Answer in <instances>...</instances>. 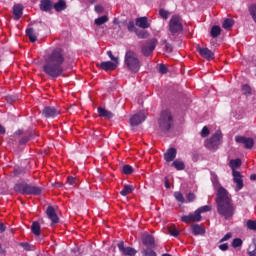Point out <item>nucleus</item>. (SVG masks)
<instances>
[{
	"label": "nucleus",
	"mask_w": 256,
	"mask_h": 256,
	"mask_svg": "<svg viewBox=\"0 0 256 256\" xmlns=\"http://www.w3.org/2000/svg\"><path fill=\"white\" fill-rule=\"evenodd\" d=\"M231 237H233V234H231V232H228V233L220 240V243H225V241H229V239H231Z\"/></svg>",
	"instance_id": "53"
},
{
	"label": "nucleus",
	"mask_w": 256,
	"mask_h": 256,
	"mask_svg": "<svg viewBox=\"0 0 256 256\" xmlns=\"http://www.w3.org/2000/svg\"><path fill=\"white\" fill-rule=\"evenodd\" d=\"M230 167L232 169V173L234 171H237L235 169H239V167H241V159H234L230 161Z\"/></svg>",
	"instance_id": "33"
},
{
	"label": "nucleus",
	"mask_w": 256,
	"mask_h": 256,
	"mask_svg": "<svg viewBox=\"0 0 256 256\" xmlns=\"http://www.w3.org/2000/svg\"><path fill=\"white\" fill-rule=\"evenodd\" d=\"M168 233L172 237H179V235H180V232H179V230H177V228H175V225L168 227Z\"/></svg>",
	"instance_id": "37"
},
{
	"label": "nucleus",
	"mask_w": 256,
	"mask_h": 256,
	"mask_svg": "<svg viewBox=\"0 0 256 256\" xmlns=\"http://www.w3.org/2000/svg\"><path fill=\"white\" fill-rule=\"evenodd\" d=\"M46 215L50 221H52L51 226L57 225L59 223V216L55 212V208L53 206H48L46 209Z\"/></svg>",
	"instance_id": "17"
},
{
	"label": "nucleus",
	"mask_w": 256,
	"mask_h": 256,
	"mask_svg": "<svg viewBox=\"0 0 256 256\" xmlns=\"http://www.w3.org/2000/svg\"><path fill=\"white\" fill-rule=\"evenodd\" d=\"M124 63L130 71L133 73H139L141 69V61H139V56L134 51H127L124 58Z\"/></svg>",
	"instance_id": "4"
},
{
	"label": "nucleus",
	"mask_w": 256,
	"mask_h": 256,
	"mask_svg": "<svg viewBox=\"0 0 256 256\" xmlns=\"http://www.w3.org/2000/svg\"><path fill=\"white\" fill-rule=\"evenodd\" d=\"M210 34H211V37H213V39H217V37H219V35H221V27L214 25L211 28Z\"/></svg>",
	"instance_id": "28"
},
{
	"label": "nucleus",
	"mask_w": 256,
	"mask_h": 256,
	"mask_svg": "<svg viewBox=\"0 0 256 256\" xmlns=\"http://www.w3.org/2000/svg\"><path fill=\"white\" fill-rule=\"evenodd\" d=\"M135 25L137 27H140V29H149V27H151V24L149 23L148 18L145 16L136 18Z\"/></svg>",
	"instance_id": "20"
},
{
	"label": "nucleus",
	"mask_w": 256,
	"mask_h": 256,
	"mask_svg": "<svg viewBox=\"0 0 256 256\" xmlns=\"http://www.w3.org/2000/svg\"><path fill=\"white\" fill-rule=\"evenodd\" d=\"M143 256H157V252L153 251V248L144 249L142 251Z\"/></svg>",
	"instance_id": "43"
},
{
	"label": "nucleus",
	"mask_w": 256,
	"mask_h": 256,
	"mask_svg": "<svg viewBox=\"0 0 256 256\" xmlns=\"http://www.w3.org/2000/svg\"><path fill=\"white\" fill-rule=\"evenodd\" d=\"M14 21H19L23 17V5L16 4L13 6Z\"/></svg>",
	"instance_id": "22"
},
{
	"label": "nucleus",
	"mask_w": 256,
	"mask_h": 256,
	"mask_svg": "<svg viewBox=\"0 0 256 256\" xmlns=\"http://www.w3.org/2000/svg\"><path fill=\"white\" fill-rule=\"evenodd\" d=\"M174 197L179 203H185V197L183 196V193L179 191L174 192Z\"/></svg>",
	"instance_id": "42"
},
{
	"label": "nucleus",
	"mask_w": 256,
	"mask_h": 256,
	"mask_svg": "<svg viewBox=\"0 0 256 256\" xmlns=\"http://www.w3.org/2000/svg\"><path fill=\"white\" fill-rule=\"evenodd\" d=\"M117 65H119L117 62L105 61L101 62L99 67L102 71H115V69H117Z\"/></svg>",
	"instance_id": "19"
},
{
	"label": "nucleus",
	"mask_w": 256,
	"mask_h": 256,
	"mask_svg": "<svg viewBox=\"0 0 256 256\" xmlns=\"http://www.w3.org/2000/svg\"><path fill=\"white\" fill-rule=\"evenodd\" d=\"M5 231H7V227L3 222H0V233H5Z\"/></svg>",
	"instance_id": "59"
},
{
	"label": "nucleus",
	"mask_w": 256,
	"mask_h": 256,
	"mask_svg": "<svg viewBox=\"0 0 256 256\" xmlns=\"http://www.w3.org/2000/svg\"><path fill=\"white\" fill-rule=\"evenodd\" d=\"M251 63H252V65H253L254 67H256V56H253V57H252Z\"/></svg>",
	"instance_id": "63"
},
{
	"label": "nucleus",
	"mask_w": 256,
	"mask_h": 256,
	"mask_svg": "<svg viewBox=\"0 0 256 256\" xmlns=\"http://www.w3.org/2000/svg\"><path fill=\"white\" fill-rule=\"evenodd\" d=\"M142 243L147 247L148 249H155V237L149 233H144L142 235Z\"/></svg>",
	"instance_id": "14"
},
{
	"label": "nucleus",
	"mask_w": 256,
	"mask_h": 256,
	"mask_svg": "<svg viewBox=\"0 0 256 256\" xmlns=\"http://www.w3.org/2000/svg\"><path fill=\"white\" fill-rule=\"evenodd\" d=\"M164 185L166 189H171V183H169V178L167 177L164 178Z\"/></svg>",
	"instance_id": "58"
},
{
	"label": "nucleus",
	"mask_w": 256,
	"mask_h": 256,
	"mask_svg": "<svg viewBox=\"0 0 256 256\" xmlns=\"http://www.w3.org/2000/svg\"><path fill=\"white\" fill-rule=\"evenodd\" d=\"M236 143H241L244 145L245 149H253L255 145V140L253 138H247L245 136H235Z\"/></svg>",
	"instance_id": "11"
},
{
	"label": "nucleus",
	"mask_w": 256,
	"mask_h": 256,
	"mask_svg": "<svg viewBox=\"0 0 256 256\" xmlns=\"http://www.w3.org/2000/svg\"><path fill=\"white\" fill-rule=\"evenodd\" d=\"M172 167H174L176 171H183L185 169V163L183 161L175 160L172 163Z\"/></svg>",
	"instance_id": "30"
},
{
	"label": "nucleus",
	"mask_w": 256,
	"mask_h": 256,
	"mask_svg": "<svg viewBox=\"0 0 256 256\" xmlns=\"http://www.w3.org/2000/svg\"><path fill=\"white\" fill-rule=\"evenodd\" d=\"M26 35L31 43H35L37 41V34L35 33V29L28 28L26 29Z\"/></svg>",
	"instance_id": "26"
},
{
	"label": "nucleus",
	"mask_w": 256,
	"mask_h": 256,
	"mask_svg": "<svg viewBox=\"0 0 256 256\" xmlns=\"http://www.w3.org/2000/svg\"><path fill=\"white\" fill-rule=\"evenodd\" d=\"M134 33L135 35L138 36V39H147V37H149V32L146 31L145 29L143 30L136 29Z\"/></svg>",
	"instance_id": "31"
},
{
	"label": "nucleus",
	"mask_w": 256,
	"mask_h": 256,
	"mask_svg": "<svg viewBox=\"0 0 256 256\" xmlns=\"http://www.w3.org/2000/svg\"><path fill=\"white\" fill-rule=\"evenodd\" d=\"M31 231L33 235L39 237V235H41V224H39V222H33L31 226Z\"/></svg>",
	"instance_id": "27"
},
{
	"label": "nucleus",
	"mask_w": 256,
	"mask_h": 256,
	"mask_svg": "<svg viewBox=\"0 0 256 256\" xmlns=\"http://www.w3.org/2000/svg\"><path fill=\"white\" fill-rule=\"evenodd\" d=\"M217 211L221 217L224 219H232L233 215H235V206L231 202V197L229 196V192L224 187L218 188L217 196Z\"/></svg>",
	"instance_id": "2"
},
{
	"label": "nucleus",
	"mask_w": 256,
	"mask_h": 256,
	"mask_svg": "<svg viewBox=\"0 0 256 256\" xmlns=\"http://www.w3.org/2000/svg\"><path fill=\"white\" fill-rule=\"evenodd\" d=\"M169 31L172 35L183 31V19L178 15H173L169 21Z\"/></svg>",
	"instance_id": "6"
},
{
	"label": "nucleus",
	"mask_w": 256,
	"mask_h": 256,
	"mask_svg": "<svg viewBox=\"0 0 256 256\" xmlns=\"http://www.w3.org/2000/svg\"><path fill=\"white\" fill-rule=\"evenodd\" d=\"M130 193H133V186L131 185H124L123 189L120 191L122 197H127Z\"/></svg>",
	"instance_id": "29"
},
{
	"label": "nucleus",
	"mask_w": 256,
	"mask_h": 256,
	"mask_svg": "<svg viewBox=\"0 0 256 256\" xmlns=\"http://www.w3.org/2000/svg\"><path fill=\"white\" fill-rule=\"evenodd\" d=\"M241 245H243V240H241L240 238H235L232 241V247H234V249H237V247H241Z\"/></svg>",
	"instance_id": "46"
},
{
	"label": "nucleus",
	"mask_w": 256,
	"mask_h": 256,
	"mask_svg": "<svg viewBox=\"0 0 256 256\" xmlns=\"http://www.w3.org/2000/svg\"><path fill=\"white\" fill-rule=\"evenodd\" d=\"M221 139H223V134L217 131L210 139L205 142V147H207V149H217V146L221 145Z\"/></svg>",
	"instance_id": "9"
},
{
	"label": "nucleus",
	"mask_w": 256,
	"mask_h": 256,
	"mask_svg": "<svg viewBox=\"0 0 256 256\" xmlns=\"http://www.w3.org/2000/svg\"><path fill=\"white\" fill-rule=\"evenodd\" d=\"M0 135H5V127L0 124Z\"/></svg>",
	"instance_id": "62"
},
{
	"label": "nucleus",
	"mask_w": 256,
	"mask_h": 256,
	"mask_svg": "<svg viewBox=\"0 0 256 256\" xmlns=\"http://www.w3.org/2000/svg\"><path fill=\"white\" fill-rule=\"evenodd\" d=\"M251 91H252L251 86H249V84L242 86V93H243V95H246V97L253 95V93Z\"/></svg>",
	"instance_id": "39"
},
{
	"label": "nucleus",
	"mask_w": 256,
	"mask_h": 256,
	"mask_svg": "<svg viewBox=\"0 0 256 256\" xmlns=\"http://www.w3.org/2000/svg\"><path fill=\"white\" fill-rule=\"evenodd\" d=\"M118 249L119 251H121V253H123L126 256H136L137 255V250H135V248L132 247H125V242L120 241L118 243Z\"/></svg>",
	"instance_id": "15"
},
{
	"label": "nucleus",
	"mask_w": 256,
	"mask_h": 256,
	"mask_svg": "<svg viewBox=\"0 0 256 256\" xmlns=\"http://www.w3.org/2000/svg\"><path fill=\"white\" fill-rule=\"evenodd\" d=\"M6 253L5 249H3V245L0 243V255H6Z\"/></svg>",
	"instance_id": "61"
},
{
	"label": "nucleus",
	"mask_w": 256,
	"mask_h": 256,
	"mask_svg": "<svg viewBox=\"0 0 256 256\" xmlns=\"http://www.w3.org/2000/svg\"><path fill=\"white\" fill-rule=\"evenodd\" d=\"M108 21H109V17L104 15L99 18H96L94 23H95V25H97L99 27L101 25H105V23H107Z\"/></svg>",
	"instance_id": "34"
},
{
	"label": "nucleus",
	"mask_w": 256,
	"mask_h": 256,
	"mask_svg": "<svg viewBox=\"0 0 256 256\" xmlns=\"http://www.w3.org/2000/svg\"><path fill=\"white\" fill-rule=\"evenodd\" d=\"M165 47H166V53H171L173 51V45H171L170 43H166Z\"/></svg>",
	"instance_id": "56"
},
{
	"label": "nucleus",
	"mask_w": 256,
	"mask_h": 256,
	"mask_svg": "<svg viewBox=\"0 0 256 256\" xmlns=\"http://www.w3.org/2000/svg\"><path fill=\"white\" fill-rule=\"evenodd\" d=\"M250 180L251 181H256V174H251Z\"/></svg>",
	"instance_id": "64"
},
{
	"label": "nucleus",
	"mask_w": 256,
	"mask_h": 256,
	"mask_svg": "<svg viewBox=\"0 0 256 256\" xmlns=\"http://www.w3.org/2000/svg\"><path fill=\"white\" fill-rule=\"evenodd\" d=\"M202 216L197 214V211L195 210L194 214L190 213L188 215L181 216L182 223H199L201 221Z\"/></svg>",
	"instance_id": "12"
},
{
	"label": "nucleus",
	"mask_w": 256,
	"mask_h": 256,
	"mask_svg": "<svg viewBox=\"0 0 256 256\" xmlns=\"http://www.w3.org/2000/svg\"><path fill=\"white\" fill-rule=\"evenodd\" d=\"M248 11L250 13V16L252 17V20L254 21V23L256 24V4L251 5L248 8Z\"/></svg>",
	"instance_id": "38"
},
{
	"label": "nucleus",
	"mask_w": 256,
	"mask_h": 256,
	"mask_svg": "<svg viewBox=\"0 0 256 256\" xmlns=\"http://www.w3.org/2000/svg\"><path fill=\"white\" fill-rule=\"evenodd\" d=\"M159 129L162 133H168V131L173 127V114L171 111L164 110L160 113V118L158 120Z\"/></svg>",
	"instance_id": "5"
},
{
	"label": "nucleus",
	"mask_w": 256,
	"mask_h": 256,
	"mask_svg": "<svg viewBox=\"0 0 256 256\" xmlns=\"http://www.w3.org/2000/svg\"><path fill=\"white\" fill-rule=\"evenodd\" d=\"M14 191L20 193V195H34L37 197L43 193V188L27 182H18L14 185Z\"/></svg>",
	"instance_id": "3"
},
{
	"label": "nucleus",
	"mask_w": 256,
	"mask_h": 256,
	"mask_svg": "<svg viewBox=\"0 0 256 256\" xmlns=\"http://www.w3.org/2000/svg\"><path fill=\"white\" fill-rule=\"evenodd\" d=\"M218 248L220 249V251H227L229 249V244L224 243L218 246Z\"/></svg>",
	"instance_id": "55"
},
{
	"label": "nucleus",
	"mask_w": 256,
	"mask_h": 256,
	"mask_svg": "<svg viewBox=\"0 0 256 256\" xmlns=\"http://www.w3.org/2000/svg\"><path fill=\"white\" fill-rule=\"evenodd\" d=\"M98 115H99V117H102L103 119H113L115 117L113 112H111L103 107H98Z\"/></svg>",
	"instance_id": "23"
},
{
	"label": "nucleus",
	"mask_w": 256,
	"mask_h": 256,
	"mask_svg": "<svg viewBox=\"0 0 256 256\" xmlns=\"http://www.w3.org/2000/svg\"><path fill=\"white\" fill-rule=\"evenodd\" d=\"M104 10H105V9H104L103 6H101V5H96V6H95V11H96V13H103Z\"/></svg>",
	"instance_id": "57"
},
{
	"label": "nucleus",
	"mask_w": 256,
	"mask_h": 256,
	"mask_svg": "<svg viewBox=\"0 0 256 256\" xmlns=\"http://www.w3.org/2000/svg\"><path fill=\"white\" fill-rule=\"evenodd\" d=\"M67 183L71 187H77V185L79 184V179L77 177L68 176Z\"/></svg>",
	"instance_id": "36"
},
{
	"label": "nucleus",
	"mask_w": 256,
	"mask_h": 256,
	"mask_svg": "<svg viewBox=\"0 0 256 256\" xmlns=\"http://www.w3.org/2000/svg\"><path fill=\"white\" fill-rule=\"evenodd\" d=\"M159 15L162 17V19H169V11L163 8L159 10Z\"/></svg>",
	"instance_id": "48"
},
{
	"label": "nucleus",
	"mask_w": 256,
	"mask_h": 256,
	"mask_svg": "<svg viewBox=\"0 0 256 256\" xmlns=\"http://www.w3.org/2000/svg\"><path fill=\"white\" fill-rule=\"evenodd\" d=\"M158 72L161 75H167L169 73V69H167V66L165 64H159L158 66Z\"/></svg>",
	"instance_id": "44"
},
{
	"label": "nucleus",
	"mask_w": 256,
	"mask_h": 256,
	"mask_svg": "<svg viewBox=\"0 0 256 256\" xmlns=\"http://www.w3.org/2000/svg\"><path fill=\"white\" fill-rule=\"evenodd\" d=\"M14 173H15V175H21V173H23V169L17 168L14 170Z\"/></svg>",
	"instance_id": "60"
},
{
	"label": "nucleus",
	"mask_w": 256,
	"mask_h": 256,
	"mask_svg": "<svg viewBox=\"0 0 256 256\" xmlns=\"http://www.w3.org/2000/svg\"><path fill=\"white\" fill-rule=\"evenodd\" d=\"M27 143H29V136H24L19 141V145H27Z\"/></svg>",
	"instance_id": "54"
},
{
	"label": "nucleus",
	"mask_w": 256,
	"mask_h": 256,
	"mask_svg": "<svg viewBox=\"0 0 256 256\" xmlns=\"http://www.w3.org/2000/svg\"><path fill=\"white\" fill-rule=\"evenodd\" d=\"M211 209H213V207L211 205L201 206L200 208H198L196 210V213L198 215H201V213H209V211H211Z\"/></svg>",
	"instance_id": "35"
},
{
	"label": "nucleus",
	"mask_w": 256,
	"mask_h": 256,
	"mask_svg": "<svg viewBox=\"0 0 256 256\" xmlns=\"http://www.w3.org/2000/svg\"><path fill=\"white\" fill-rule=\"evenodd\" d=\"M159 41L156 38H152L146 41V44H144L141 48L142 54L144 57H150V55H153V52L155 51V47H157Z\"/></svg>",
	"instance_id": "7"
},
{
	"label": "nucleus",
	"mask_w": 256,
	"mask_h": 256,
	"mask_svg": "<svg viewBox=\"0 0 256 256\" xmlns=\"http://www.w3.org/2000/svg\"><path fill=\"white\" fill-rule=\"evenodd\" d=\"M63 63H65V52L62 48H55L45 59L42 71L50 79H57L65 72Z\"/></svg>",
	"instance_id": "1"
},
{
	"label": "nucleus",
	"mask_w": 256,
	"mask_h": 256,
	"mask_svg": "<svg viewBox=\"0 0 256 256\" xmlns=\"http://www.w3.org/2000/svg\"><path fill=\"white\" fill-rule=\"evenodd\" d=\"M186 199H187L188 203H193V201H195L197 199V196L195 195V193L190 192L186 195Z\"/></svg>",
	"instance_id": "47"
},
{
	"label": "nucleus",
	"mask_w": 256,
	"mask_h": 256,
	"mask_svg": "<svg viewBox=\"0 0 256 256\" xmlns=\"http://www.w3.org/2000/svg\"><path fill=\"white\" fill-rule=\"evenodd\" d=\"M40 11L44 13H51L53 11V1L52 0H41L39 4Z\"/></svg>",
	"instance_id": "18"
},
{
	"label": "nucleus",
	"mask_w": 256,
	"mask_h": 256,
	"mask_svg": "<svg viewBox=\"0 0 256 256\" xmlns=\"http://www.w3.org/2000/svg\"><path fill=\"white\" fill-rule=\"evenodd\" d=\"M107 55L111 59V61H114V63H119V58L113 56V52H111V50L107 52Z\"/></svg>",
	"instance_id": "52"
},
{
	"label": "nucleus",
	"mask_w": 256,
	"mask_h": 256,
	"mask_svg": "<svg viewBox=\"0 0 256 256\" xmlns=\"http://www.w3.org/2000/svg\"><path fill=\"white\" fill-rule=\"evenodd\" d=\"M19 245H20V247H23V249H24L25 251H31V245H30L29 243H27V242H22V243H20Z\"/></svg>",
	"instance_id": "51"
},
{
	"label": "nucleus",
	"mask_w": 256,
	"mask_h": 256,
	"mask_svg": "<svg viewBox=\"0 0 256 256\" xmlns=\"http://www.w3.org/2000/svg\"><path fill=\"white\" fill-rule=\"evenodd\" d=\"M235 25V20L226 18L222 24L223 29H231Z\"/></svg>",
	"instance_id": "32"
},
{
	"label": "nucleus",
	"mask_w": 256,
	"mask_h": 256,
	"mask_svg": "<svg viewBox=\"0 0 256 256\" xmlns=\"http://www.w3.org/2000/svg\"><path fill=\"white\" fill-rule=\"evenodd\" d=\"M196 50L198 51L199 55L206 59V61H211V59H215V53L211 51L209 48H203L201 46H197Z\"/></svg>",
	"instance_id": "13"
},
{
	"label": "nucleus",
	"mask_w": 256,
	"mask_h": 256,
	"mask_svg": "<svg viewBox=\"0 0 256 256\" xmlns=\"http://www.w3.org/2000/svg\"><path fill=\"white\" fill-rule=\"evenodd\" d=\"M210 131L207 126H204L201 131V137H209Z\"/></svg>",
	"instance_id": "50"
},
{
	"label": "nucleus",
	"mask_w": 256,
	"mask_h": 256,
	"mask_svg": "<svg viewBox=\"0 0 256 256\" xmlns=\"http://www.w3.org/2000/svg\"><path fill=\"white\" fill-rule=\"evenodd\" d=\"M233 181L236 184L235 191H241V189L244 187L243 184V176L241 175V172L234 171L232 172Z\"/></svg>",
	"instance_id": "16"
},
{
	"label": "nucleus",
	"mask_w": 256,
	"mask_h": 256,
	"mask_svg": "<svg viewBox=\"0 0 256 256\" xmlns=\"http://www.w3.org/2000/svg\"><path fill=\"white\" fill-rule=\"evenodd\" d=\"M122 173L124 175H131L133 173V166L126 164L122 167Z\"/></svg>",
	"instance_id": "40"
},
{
	"label": "nucleus",
	"mask_w": 256,
	"mask_h": 256,
	"mask_svg": "<svg viewBox=\"0 0 256 256\" xmlns=\"http://www.w3.org/2000/svg\"><path fill=\"white\" fill-rule=\"evenodd\" d=\"M175 157H177V149L169 148L166 153H164V159L167 163H171V161H175Z\"/></svg>",
	"instance_id": "21"
},
{
	"label": "nucleus",
	"mask_w": 256,
	"mask_h": 256,
	"mask_svg": "<svg viewBox=\"0 0 256 256\" xmlns=\"http://www.w3.org/2000/svg\"><path fill=\"white\" fill-rule=\"evenodd\" d=\"M246 227L250 231H256V220H247Z\"/></svg>",
	"instance_id": "41"
},
{
	"label": "nucleus",
	"mask_w": 256,
	"mask_h": 256,
	"mask_svg": "<svg viewBox=\"0 0 256 256\" xmlns=\"http://www.w3.org/2000/svg\"><path fill=\"white\" fill-rule=\"evenodd\" d=\"M248 255L249 256H256V246H255V244L249 246Z\"/></svg>",
	"instance_id": "49"
},
{
	"label": "nucleus",
	"mask_w": 256,
	"mask_h": 256,
	"mask_svg": "<svg viewBox=\"0 0 256 256\" xmlns=\"http://www.w3.org/2000/svg\"><path fill=\"white\" fill-rule=\"evenodd\" d=\"M127 29L129 31V33H135V31H137V28L135 27V22L129 21L127 24Z\"/></svg>",
	"instance_id": "45"
},
{
	"label": "nucleus",
	"mask_w": 256,
	"mask_h": 256,
	"mask_svg": "<svg viewBox=\"0 0 256 256\" xmlns=\"http://www.w3.org/2000/svg\"><path fill=\"white\" fill-rule=\"evenodd\" d=\"M53 8L55 11H57V13H61V11H65L67 9V3L65 0H59L53 5Z\"/></svg>",
	"instance_id": "24"
},
{
	"label": "nucleus",
	"mask_w": 256,
	"mask_h": 256,
	"mask_svg": "<svg viewBox=\"0 0 256 256\" xmlns=\"http://www.w3.org/2000/svg\"><path fill=\"white\" fill-rule=\"evenodd\" d=\"M191 231L193 235H205V228L201 227L199 224L192 225Z\"/></svg>",
	"instance_id": "25"
},
{
	"label": "nucleus",
	"mask_w": 256,
	"mask_h": 256,
	"mask_svg": "<svg viewBox=\"0 0 256 256\" xmlns=\"http://www.w3.org/2000/svg\"><path fill=\"white\" fill-rule=\"evenodd\" d=\"M145 119H147V112L146 111H140V112L134 114L130 118V125L132 127H138V125H141V123H143V121H145Z\"/></svg>",
	"instance_id": "10"
},
{
	"label": "nucleus",
	"mask_w": 256,
	"mask_h": 256,
	"mask_svg": "<svg viewBox=\"0 0 256 256\" xmlns=\"http://www.w3.org/2000/svg\"><path fill=\"white\" fill-rule=\"evenodd\" d=\"M59 115H61V110L54 106H45L41 111V116L44 119H56Z\"/></svg>",
	"instance_id": "8"
}]
</instances>
